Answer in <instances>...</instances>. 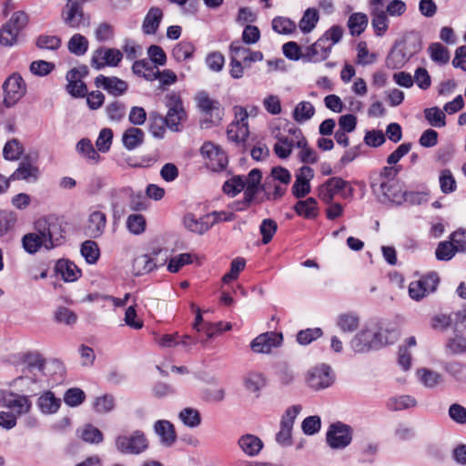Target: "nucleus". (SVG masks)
<instances>
[{
    "mask_svg": "<svg viewBox=\"0 0 466 466\" xmlns=\"http://www.w3.org/2000/svg\"><path fill=\"white\" fill-rule=\"evenodd\" d=\"M34 229L37 230L46 243V250L49 251L62 245L66 238L64 222L56 215H48L35 222Z\"/></svg>",
    "mask_w": 466,
    "mask_h": 466,
    "instance_id": "obj_1",
    "label": "nucleus"
},
{
    "mask_svg": "<svg viewBox=\"0 0 466 466\" xmlns=\"http://www.w3.org/2000/svg\"><path fill=\"white\" fill-rule=\"evenodd\" d=\"M420 49V38L416 35L408 36L402 45L396 46L391 49L386 58V66L391 69L401 68Z\"/></svg>",
    "mask_w": 466,
    "mask_h": 466,
    "instance_id": "obj_2",
    "label": "nucleus"
},
{
    "mask_svg": "<svg viewBox=\"0 0 466 466\" xmlns=\"http://www.w3.org/2000/svg\"><path fill=\"white\" fill-rule=\"evenodd\" d=\"M116 450L125 455H138L148 448V441L142 431L130 434H119L115 439Z\"/></svg>",
    "mask_w": 466,
    "mask_h": 466,
    "instance_id": "obj_3",
    "label": "nucleus"
},
{
    "mask_svg": "<svg viewBox=\"0 0 466 466\" xmlns=\"http://www.w3.org/2000/svg\"><path fill=\"white\" fill-rule=\"evenodd\" d=\"M339 193L343 198H352L354 188L349 181L339 177L329 178L318 188L319 198L326 204H330L336 194Z\"/></svg>",
    "mask_w": 466,
    "mask_h": 466,
    "instance_id": "obj_4",
    "label": "nucleus"
},
{
    "mask_svg": "<svg viewBox=\"0 0 466 466\" xmlns=\"http://www.w3.org/2000/svg\"><path fill=\"white\" fill-rule=\"evenodd\" d=\"M26 90V84L19 74L10 75L3 83L4 106L7 108L15 106L25 96Z\"/></svg>",
    "mask_w": 466,
    "mask_h": 466,
    "instance_id": "obj_5",
    "label": "nucleus"
},
{
    "mask_svg": "<svg viewBox=\"0 0 466 466\" xmlns=\"http://www.w3.org/2000/svg\"><path fill=\"white\" fill-rule=\"evenodd\" d=\"M61 18L68 27L78 29L89 25V15H86L78 1L67 0L63 7Z\"/></svg>",
    "mask_w": 466,
    "mask_h": 466,
    "instance_id": "obj_6",
    "label": "nucleus"
},
{
    "mask_svg": "<svg viewBox=\"0 0 466 466\" xmlns=\"http://www.w3.org/2000/svg\"><path fill=\"white\" fill-rule=\"evenodd\" d=\"M383 331L364 329L351 340V347L356 352H366L387 344Z\"/></svg>",
    "mask_w": 466,
    "mask_h": 466,
    "instance_id": "obj_7",
    "label": "nucleus"
},
{
    "mask_svg": "<svg viewBox=\"0 0 466 466\" xmlns=\"http://www.w3.org/2000/svg\"><path fill=\"white\" fill-rule=\"evenodd\" d=\"M372 191L377 194L382 202H391L400 205L405 200V193L402 185L398 182H371Z\"/></svg>",
    "mask_w": 466,
    "mask_h": 466,
    "instance_id": "obj_8",
    "label": "nucleus"
},
{
    "mask_svg": "<svg viewBox=\"0 0 466 466\" xmlns=\"http://www.w3.org/2000/svg\"><path fill=\"white\" fill-rule=\"evenodd\" d=\"M301 410L302 407L300 405H293L289 407L282 415L280 428L276 434V441L279 445L287 447L292 444L293 425Z\"/></svg>",
    "mask_w": 466,
    "mask_h": 466,
    "instance_id": "obj_9",
    "label": "nucleus"
},
{
    "mask_svg": "<svg viewBox=\"0 0 466 466\" xmlns=\"http://www.w3.org/2000/svg\"><path fill=\"white\" fill-rule=\"evenodd\" d=\"M86 66H79L70 69L66 76L67 85L66 91L74 97H84L86 96L87 87L83 79L87 76Z\"/></svg>",
    "mask_w": 466,
    "mask_h": 466,
    "instance_id": "obj_10",
    "label": "nucleus"
},
{
    "mask_svg": "<svg viewBox=\"0 0 466 466\" xmlns=\"http://www.w3.org/2000/svg\"><path fill=\"white\" fill-rule=\"evenodd\" d=\"M248 112L245 108L235 107V120L228 127V137L236 143L245 141L249 135L248 127Z\"/></svg>",
    "mask_w": 466,
    "mask_h": 466,
    "instance_id": "obj_11",
    "label": "nucleus"
},
{
    "mask_svg": "<svg viewBox=\"0 0 466 466\" xmlns=\"http://www.w3.org/2000/svg\"><path fill=\"white\" fill-rule=\"evenodd\" d=\"M306 382L309 387L315 390L326 389L334 382V375L329 366L320 364L308 371Z\"/></svg>",
    "mask_w": 466,
    "mask_h": 466,
    "instance_id": "obj_12",
    "label": "nucleus"
},
{
    "mask_svg": "<svg viewBox=\"0 0 466 466\" xmlns=\"http://www.w3.org/2000/svg\"><path fill=\"white\" fill-rule=\"evenodd\" d=\"M200 152L206 160V165L212 171H221L228 164V157L224 151L211 142H205Z\"/></svg>",
    "mask_w": 466,
    "mask_h": 466,
    "instance_id": "obj_13",
    "label": "nucleus"
},
{
    "mask_svg": "<svg viewBox=\"0 0 466 466\" xmlns=\"http://www.w3.org/2000/svg\"><path fill=\"white\" fill-rule=\"evenodd\" d=\"M352 440L351 429L350 426L336 422L329 426L327 432V442L332 449H343Z\"/></svg>",
    "mask_w": 466,
    "mask_h": 466,
    "instance_id": "obj_14",
    "label": "nucleus"
},
{
    "mask_svg": "<svg viewBox=\"0 0 466 466\" xmlns=\"http://www.w3.org/2000/svg\"><path fill=\"white\" fill-rule=\"evenodd\" d=\"M123 58V54L116 48L100 47L92 56L91 65L96 69L106 66H117Z\"/></svg>",
    "mask_w": 466,
    "mask_h": 466,
    "instance_id": "obj_15",
    "label": "nucleus"
},
{
    "mask_svg": "<svg viewBox=\"0 0 466 466\" xmlns=\"http://www.w3.org/2000/svg\"><path fill=\"white\" fill-rule=\"evenodd\" d=\"M438 283V275L431 273L419 280L412 281L409 286V294L412 299L420 300L427 294L433 292Z\"/></svg>",
    "mask_w": 466,
    "mask_h": 466,
    "instance_id": "obj_16",
    "label": "nucleus"
},
{
    "mask_svg": "<svg viewBox=\"0 0 466 466\" xmlns=\"http://www.w3.org/2000/svg\"><path fill=\"white\" fill-rule=\"evenodd\" d=\"M282 339L281 333L265 332L251 341L250 348L256 353H269L273 348L281 344Z\"/></svg>",
    "mask_w": 466,
    "mask_h": 466,
    "instance_id": "obj_17",
    "label": "nucleus"
},
{
    "mask_svg": "<svg viewBox=\"0 0 466 466\" xmlns=\"http://www.w3.org/2000/svg\"><path fill=\"white\" fill-rule=\"evenodd\" d=\"M198 105L202 112L209 117L212 124H218L223 117L224 110L220 103L208 96V94L201 92L198 95Z\"/></svg>",
    "mask_w": 466,
    "mask_h": 466,
    "instance_id": "obj_18",
    "label": "nucleus"
},
{
    "mask_svg": "<svg viewBox=\"0 0 466 466\" xmlns=\"http://www.w3.org/2000/svg\"><path fill=\"white\" fill-rule=\"evenodd\" d=\"M4 407L9 409L19 417L28 414L31 411L32 401L30 396L8 390Z\"/></svg>",
    "mask_w": 466,
    "mask_h": 466,
    "instance_id": "obj_19",
    "label": "nucleus"
},
{
    "mask_svg": "<svg viewBox=\"0 0 466 466\" xmlns=\"http://www.w3.org/2000/svg\"><path fill=\"white\" fill-rule=\"evenodd\" d=\"M43 375L31 372H23V375L15 379L10 385L22 392L35 394L42 387Z\"/></svg>",
    "mask_w": 466,
    "mask_h": 466,
    "instance_id": "obj_20",
    "label": "nucleus"
},
{
    "mask_svg": "<svg viewBox=\"0 0 466 466\" xmlns=\"http://www.w3.org/2000/svg\"><path fill=\"white\" fill-rule=\"evenodd\" d=\"M331 52V45H326L319 38L314 44L303 48L302 60L309 63H320L326 60Z\"/></svg>",
    "mask_w": 466,
    "mask_h": 466,
    "instance_id": "obj_21",
    "label": "nucleus"
},
{
    "mask_svg": "<svg viewBox=\"0 0 466 466\" xmlns=\"http://www.w3.org/2000/svg\"><path fill=\"white\" fill-rule=\"evenodd\" d=\"M314 177L313 169L308 166L300 167L296 174V179L292 186V194L297 198H304L310 192V180Z\"/></svg>",
    "mask_w": 466,
    "mask_h": 466,
    "instance_id": "obj_22",
    "label": "nucleus"
},
{
    "mask_svg": "<svg viewBox=\"0 0 466 466\" xmlns=\"http://www.w3.org/2000/svg\"><path fill=\"white\" fill-rule=\"evenodd\" d=\"M95 84L97 87L103 88L115 96L123 95L128 87L126 81L116 76H105L104 75L96 76Z\"/></svg>",
    "mask_w": 466,
    "mask_h": 466,
    "instance_id": "obj_23",
    "label": "nucleus"
},
{
    "mask_svg": "<svg viewBox=\"0 0 466 466\" xmlns=\"http://www.w3.org/2000/svg\"><path fill=\"white\" fill-rule=\"evenodd\" d=\"M289 133L296 138V147L299 148V158L301 162L314 164L318 161V154L309 147L307 139L300 129H290Z\"/></svg>",
    "mask_w": 466,
    "mask_h": 466,
    "instance_id": "obj_24",
    "label": "nucleus"
},
{
    "mask_svg": "<svg viewBox=\"0 0 466 466\" xmlns=\"http://www.w3.org/2000/svg\"><path fill=\"white\" fill-rule=\"evenodd\" d=\"M216 219H213L212 215H205L199 218H196L193 214H187L184 217L185 227L198 234H203L207 232L214 224Z\"/></svg>",
    "mask_w": 466,
    "mask_h": 466,
    "instance_id": "obj_25",
    "label": "nucleus"
},
{
    "mask_svg": "<svg viewBox=\"0 0 466 466\" xmlns=\"http://www.w3.org/2000/svg\"><path fill=\"white\" fill-rule=\"evenodd\" d=\"M106 216L100 210L92 211L86 226V234L90 238H99L105 231Z\"/></svg>",
    "mask_w": 466,
    "mask_h": 466,
    "instance_id": "obj_26",
    "label": "nucleus"
},
{
    "mask_svg": "<svg viewBox=\"0 0 466 466\" xmlns=\"http://www.w3.org/2000/svg\"><path fill=\"white\" fill-rule=\"evenodd\" d=\"M238 446L247 456L255 457L260 453L264 444L259 437L247 433L238 438Z\"/></svg>",
    "mask_w": 466,
    "mask_h": 466,
    "instance_id": "obj_27",
    "label": "nucleus"
},
{
    "mask_svg": "<svg viewBox=\"0 0 466 466\" xmlns=\"http://www.w3.org/2000/svg\"><path fill=\"white\" fill-rule=\"evenodd\" d=\"M154 431L159 436L161 444L166 447H171L177 441L174 425L168 420H157Z\"/></svg>",
    "mask_w": 466,
    "mask_h": 466,
    "instance_id": "obj_28",
    "label": "nucleus"
},
{
    "mask_svg": "<svg viewBox=\"0 0 466 466\" xmlns=\"http://www.w3.org/2000/svg\"><path fill=\"white\" fill-rule=\"evenodd\" d=\"M40 177L38 167L29 163L21 162L19 167L10 176L12 180H25L27 183H35Z\"/></svg>",
    "mask_w": 466,
    "mask_h": 466,
    "instance_id": "obj_29",
    "label": "nucleus"
},
{
    "mask_svg": "<svg viewBox=\"0 0 466 466\" xmlns=\"http://www.w3.org/2000/svg\"><path fill=\"white\" fill-rule=\"evenodd\" d=\"M243 384L246 390L258 397L261 390L267 385V379L262 372L252 370L244 376Z\"/></svg>",
    "mask_w": 466,
    "mask_h": 466,
    "instance_id": "obj_30",
    "label": "nucleus"
},
{
    "mask_svg": "<svg viewBox=\"0 0 466 466\" xmlns=\"http://www.w3.org/2000/svg\"><path fill=\"white\" fill-rule=\"evenodd\" d=\"M36 405L43 414L50 415L59 410L61 400L56 398L52 391L46 390L38 397Z\"/></svg>",
    "mask_w": 466,
    "mask_h": 466,
    "instance_id": "obj_31",
    "label": "nucleus"
},
{
    "mask_svg": "<svg viewBox=\"0 0 466 466\" xmlns=\"http://www.w3.org/2000/svg\"><path fill=\"white\" fill-rule=\"evenodd\" d=\"M22 247L24 250L28 254H35L40 251L41 248L46 250V243L42 236L37 230L26 233L22 238Z\"/></svg>",
    "mask_w": 466,
    "mask_h": 466,
    "instance_id": "obj_32",
    "label": "nucleus"
},
{
    "mask_svg": "<svg viewBox=\"0 0 466 466\" xmlns=\"http://www.w3.org/2000/svg\"><path fill=\"white\" fill-rule=\"evenodd\" d=\"M76 152L90 164H97L101 157L88 138L80 139L76 146Z\"/></svg>",
    "mask_w": 466,
    "mask_h": 466,
    "instance_id": "obj_33",
    "label": "nucleus"
},
{
    "mask_svg": "<svg viewBox=\"0 0 466 466\" xmlns=\"http://www.w3.org/2000/svg\"><path fill=\"white\" fill-rule=\"evenodd\" d=\"M163 17V12L158 7H152L147 12L142 25L143 32L146 35L156 34Z\"/></svg>",
    "mask_w": 466,
    "mask_h": 466,
    "instance_id": "obj_34",
    "label": "nucleus"
},
{
    "mask_svg": "<svg viewBox=\"0 0 466 466\" xmlns=\"http://www.w3.org/2000/svg\"><path fill=\"white\" fill-rule=\"evenodd\" d=\"M261 189L264 191L265 199L268 201L280 199L287 191L285 185L272 181L269 177L266 178L264 184L261 186Z\"/></svg>",
    "mask_w": 466,
    "mask_h": 466,
    "instance_id": "obj_35",
    "label": "nucleus"
},
{
    "mask_svg": "<svg viewBox=\"0 0 466 466\" xmlns=\"http://www.w3.org/2000/svg\"><path fill=\"white\" fill-rule=\"evenodd\" d=\"M157 267L154 258L147 254H142L136 257L133 260L132 268L137 276H141L151 272Z\"/></svg>",
    "mask_w": 466,
    "mask_h": 466,
    "instance_id": "obj_36",
    "label": "nucleus"
},
{
    "mask_svg": "<svg viewBox=\"0 0 466 466\" xmlns=\"http://www.w3.org/2000/svg\"><path fill=\"white\" fill-rule=\"evenodd\" d=\"M157 67L147 59L136 61L132 66V71L135 75L144 77L147 81L157 79L156 71Z\"/></svg>",
    "mask_w": 466,
    "mask_h": 466,
    "instance_id": "obj_37",
    "label": "nucleus"
},
{
    "mask_svg": "<svg viewBox=\"0 0 466 466\" xmlns=\"http://www.w3.org/2000/svg\"><path fill=\"white\" fill-rule=\"evenodd\" d=\"M371 25L376 35H383L389 27V19L386 12L381 8H372L370 11Z\"/></svg>",
    "mask_w": 466,
    "mask_h": 466,
    "instance_id": "obj_38",
    "label": "nucleus"
},
{
    "mask_svg": "<svg viewBox=\"0 0 466 466\" xmlns=\"http://www.w3.org/2000/svg\"><path fill=\"white\" fill-rule=\"evenodd\" d=\"M144 137L145 134L140 128L132 127L124 132L122 142L127 149L133 150L143 143Z\"/></svg>",
    "mask_w": 466,
    "mask_h": 466,
    "instance_id": "obj_39",
    "label": "nucleus"
},
{
    "mask_svg": "<svg viewBox=\"0 0 466 466\" xmlns=\"http://www.w3.org/2000/svg\"><path fill=\"white\" fill-rule=\"evenodd\" d=\"M315 114L314 106L309 101H301L297 104L292 117L297 123H305L309 120Z\"/></svg>",
    "mask_w": 466,
    "mask_h": 466,
    "instance_id": "obj_40",
    "label": "nucleus"
},
{
    "mask_svg": "<svg viewBox=\"0 0 466 466\" xmlns=\"http://www.w3.org/2000/svg\"><path fill=\"white\" fill-rule=\"evenodd\" d=\"M25 367L23 372L36 373L44 376L45 360L39 353H28L25 357Z\"/></svg>",
    "mask_w": 466,
    "mask_h": 466,
    "instance_id": "obj_41",
    "label": "nucleus"
},
{
    "mask_svg": "<svg viewBox=\"0 0 466 466\" xmlns=\"http://www.w3.org/2000/svg\"><path fill=\"white\" fill-rule=\"evenodd\" d=\"M56 268L66 281H75L81 275L78 268L69 260H58Z\"/></svg>",
    "mask_w": 466,
    "mask_h": 466,
    "instance_id": "obj_42",
    "label": "nucleus"
},
{
    "mask_svg": "<svg viewBox=\"0 0 466 466\" xmlns=\"http://www.w3.org/2000/svg\"><path fill=\"white\" fill-rule=\"evenodd\" d=\"M318 203L315 198H309L306 200H299L294 207L296 213L306 218H313L318 215Z\"/></svg>",
    "mask_w": 466,
    "mask_h": 466,
    "instance_id": "obj_43",
    "label": "nucleus"
},
{
    "mask_svg": "<svg viewBox=\"0 0 466 466\" xmlns=\"http://www.w3.org/2000/svg\"><path fill=\"white\" fill-rule=\"evenodd\" d=\"M417 376L426 388H434L442 382V376L439 372L427 368L419 369Z\"/></svg>",
    "mask_w": 466,
    "mask_h": 466,
    "instance_id": "obj_44",
    "label": "nucleus"
},
{
    "mask_svg": "<svg viewBox=\"0 0 466 466\" xmlns=\"http://www.w3.org/2000/svg\"><path fill=\"white\" fill-rule=\"evenodd\" d=\"M195 52L194 45L189 41H181L172 49V56L177 62L190 59Z\"/></svg>",
    "mask_w": 466,
    "mask_h": 466,
    "instance_id": "obj_45",
    "label": "nucleus"
},
{
    "mask_svg": "<svg viewBox=\"0 0 466 466\" xmlns=\"http://www.w3.org/2000/svg\"><path fill=\"white\" fill-rule=\"evenodd\" d=\"M88 46L87 38L81 34L73 35L67 43L69 52L77 56H84L88 49Z\"/></svg>",
    "mask_w": 466,
    "mask_h": 466,
    "instance_id": "obj_46",
    "label": "nucleus"
},
{
    "mask_svg": "<svg viewBox=\"0 0 466 466\" xmlns=\"http://www.w3.org/2000/svg\"><path fill=\"white\" fill-rule=\"evenodd\" d=\"M289 137H281L278 138V142L274 145V151L276 155L280 158H287L292 151V148L296 147V138L291 134Z\"/></svg>",
    "mask_w": 466,
    "mask_h": 466,
    "instance_id": "obj_47",
    "label": "nucleus"
},
{
    "mask_svg": "<svg viewBox=\"0 0 466 466\" xmlns=\"http://www.w3.org/2000/svg\"><path fill=\"white\" fill-rule=\"evenodd\" d=\"M319 19L318 11L315 8H308L299 23V27L303 33H309L316 27Z\"/></svg>",
    "mask_w": 466,
    "mask_h": 466,
    "instance_id": "obj_48",
    "label": "nucleus"
},
{
    "mask_svg": "<svg viewBox=\"0 0 466 466\" xmlns=\"http://www.w3.org/2000/svg\"><path fill=\"white\" fill-rule=\"evenodd\" d=\"M368 25V16L363 13H354L348 20V27L352 35H360Z\"/></svg>",
    "mask_w": 466,
    "mask_h": 466,
    "instance_id": "obj_49",
    "label": "nucleus"
},
{
    "mask_svg": "<svg viewBox=\"0 0 466 466\" xmlns=\"http://www.w3.org/2000/svg\"><path fill=\"white\" fill-rule=\"evenodd\" d=\"M360 323V319L356 314L344 313L338 317L337 325L343 332L355 331Z\"/></svg>",
    "mask_w": 466,
    "mask_h": 466,
    "instance_id": "obj_50",
    "label": "nucleus"
},
{
    "mask_svg": "<svg viewBox=\"0 0 466 466\" xmlns=\"http://www.w3.org/2000/svg\"><path fill=\"white\" fill-rule=\"evenodd\" d=\"M424 116L432 127H443L446 125L445 114L437 106L426 108L424 110Z\"/></svg>",
    "mask_w": 466,
    "mask_h": 466,
    "instance_id": "obj_51",
    "label": "nucleus"
},
{
    "mask_svg": "<svg viewBox=\"0 0 466 466\" xmlns=\"http://www.w3.org/2000/svg\"><path fill=\"white\" fill-rule=\"evenodd\" d=\"M23 152V147L16 138L7 141L3 148L4 157L11 161L19 159Z\"/></svg>",
    "mask_w": 466,
    "mask_h": 466,
    "instance_id": "obj_52",
    "label": "nucleus"
},
{
    "mask_svg": "<svg viewBox=\"0 0 466 466\" xmlns=\"http://www.w3.org/2000/svg\"><path fill=\"white\" fill-rule=\"evenodd\" d=\"M430 56L432 61L445 65L450 60L449 50L440 43H433L429 46Z\"/></svg>",
    "mask_w": 466,
    "mask_h": 466,
    "instance_id": "obj_53",
    "label": "nucleus"
},
{
    "mask_svg": "<svg viewBox=\"0 0 466 466\" xmlns=\"http://www.w3.org/2000/svg\"><path fill=\"white\" fill-rule=\"evenodd\" d=\"M81 254L87 263H96L100 255L98 245L93 240H86L81 246Z\"/></svg>",
    "mask_w": 466,
    "mask_h": 466,
    "instance_id": "obj_54",
    "label": "nucleus"
},
{
    "mask_svg": "<svg viewBox=\"0 0 466 466\" xmlns=\"http://www.w3.org/2000/svg\"><path fill=\"white\" fill-rule=\"evenodd\" d=\"M187 114L185 109L167 112L164 118L166 126L172 131H179L182 122L186 119Z\"/></svg>",
    "mask_w": 466,
    "mask_h": 466,
    "instance_id": "obj_55",
    "label": "nucleus"
},
{
    "mask_svg": "<svg viewBox=\"0 0 466 466\" xmlns=\"http://www.w3.org/2000/svg\"><path fill=\"white\" fill-rule=\"evenodd\" d=\"M127 228L130 233L140 235L146 229V218L141 214H131L127 218Z\"/></svg>",
    "mask_w": 466,
    "mask_h": 466,
    "instance_id": "obj_56",
    "label": "nucleus"
},
{
    "mask_svg": "<svg viewBox=\"0 0 466 466\" xmlns=\"http://www.w3.org/2000/svg\"><path fill=\"white\" fill-rule=\"evenodd\" d=\"M245 188L244 177L241 176H234L227 180L223 185V191L230 196L235 197Z\"/></svg>",
    "mask_w": 466,
    "mask_h": 466,
    "instance_id": "obj_57",
    "label": "nucleus"
},
{
    "mask_svg": "<svg viewBox=\"0 0 466 466\" xmlns=\"http://www.w3.org/2000/svg\"><path fill=\"white\" fill-rule=\"evenodd\" d=\"M277 229L278 224L275 220L271 218L263 219L259 226V231L262 235V243L265 245L269 243L277 232Z\"/></svg>",
    "mask_w": 466,
    "mask_h": 466,
    "instance_id": "obj_58",
    "label": "nucleus"
},
{
    "mask_svg": "<svg viewBox=\"0 0 466 466\" xmlns=\"http://www.w3.org/2000/svg\"><path fill=\"white\" fill-rule=\"evenodd\" d=\"M416 400L409 395H401L398 397L391 398L388 406L394 410H401L409 408H412L416 406Z\"/></svg>",
    "mask_w": 466,
    "mask_h": 466,
    "instance_id": "obj_59",
    "label": "nucleus"
},
{
    "mask_svg": "<svg viewBox=\"0 0 466 466\" xmlns=\"http://www.w3.org/2000/svg\"><path fill=\"white\" fill-rule=\"evenodd\" d=\"M20 32L13 26L4 25L0 29V44L5 46H12L17 43Z\"/></svg>",
    "mask_w": 466,
    "mask_h": 466,
    "instance_id": "obj_60",
    "label": "nucleus"
},
{
    "mask_svg": "<svg viewBox=\"0 0 466 466\" xmlns=\"http://www.w3.org/2000/svg\"><path fill=\"white\" fill-rule=\"evenodd\" d=\"M93 406L98 413H108L115 409V398L112 395L105 394L96 398Z\"/></svg>",
    "mask_w": 466,
    "mask_h": 466,
    "instance_id": "obj_61",
    "label": "nucleus"
},
{
    "mask_svg": "<svg viewBox=\"0 0 466 466\" xmlns=\"http://www.w3.org/2000/svg\"><path fill=\"white\" fill-rule=\"evenodd\" d=\"M81 439L89 443H100L102 442L104 436L103 433L96 427L88 424L86 425L81 431Z\"/></svg>",
    "mask_w": 466,
    "mask_h": 466,
    "instance_id": "obj_62",
    "label": "nucleus"
},
{
    "mask_svg": "<svg viewBox=\"0 0 466 466\" xmlns=\"http://www.w3.org/2000/svg\"><path fill=\"white\" fill-rule=\"evenodd\" d=\"M446 347L451 354H463L466 352V338L457 332L454 338L449 339Z\"/></svg>",
    "mask_w": 466,
    "mask_h": 466,
    "instance_id": "obj_63",
    "label": "nucleus"
},
{
    "mask_svg": "<svg viewBox=\"0 0 466 466\" xmlns=\"http://www.w3.org/2000/svg\"><path fill=\"white\" fill-rule=\"evenodd\" d=\"M446 371L459 381H466V364L452 361L445 365Z\"/></svg>",
    "mask_w": 466,
    "mask_h": 466,
    "instance_id": "obj_64",
    "label": "nucleus"
}]
</instances>
